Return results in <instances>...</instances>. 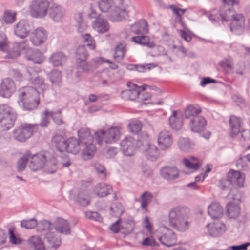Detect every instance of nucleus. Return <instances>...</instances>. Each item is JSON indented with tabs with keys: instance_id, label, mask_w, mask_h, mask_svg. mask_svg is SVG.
<instances>
[{
	"instance_id": "nucleus-55",
	"label": "nucleus",
	"mask_w": 250,
	"mask_h": 250,
	"mask_svg": "<svg viewBox=\"0 0 250 250\" xmlns=\"http://www.w3.org/2000/svg\"><path fill=\"white\" fill-rule=\"evenodd\" d=\"M50 80L54 85H58L62 81L61 72L57 70L51 71L49 74Z\"/></svg>"
},
{
	"instance_id": "nucleus-46",
	"label": "nucleus",
	"mask_w": 250,
	"mask_h": 250,
	"mask_svg": "<svg viewBox=\"0 0 250 250\" xmlns=\"http://www.w3.org/2000/svg\"><path fill=\"white\" fill-rule=\"evenodd\" d=\"M178 146L183 151H188L192 148L193 144L187 138L180 137L178 142Z\"/></svg>"
},
{
	"instance_id": "nucleus-64",
	"label": "nucleus",
	"mask_w": 250,
	"mask_h": 250,
	"mask_svg": "<svg viewBox=\"0 0 250 250\" xmlns=\"http://www.w3.org/2000/svg\"><path fill=\"white\" fill-rule=\"evenodd\" d=\"M220 64L224 68L231 69L233 64V59L232 57L229 56L223 60Z\"/></svg>"
},
{
	"instance_id": "nucleus-53",
	"label": "nucleus",
	"mask_w": 250,
	"mask_h": 250,
	"mask_svg": "<svg viewBox=\"0 0 250 250\" xmlns=\"http://www.w3.org/2000/svg\"><path fill=\"white\" fill-rule=\"evenodd\" d=\"M45 167L46 172L50 174L54 173L57 169V160L54 157L46 160Z\"/></svg>"
},
{
	"instance_id": "nucleus-63",
	"label": "nucleus",
	"mask_w": 250,
	"mask_h": 250,
	"mask_svg": "<svg viewBox=\"0 0 250 250\" xmlns=\"http://www.w3.org/2000/svg\"><path fill=\"white\" fill-rule=\"evenodd\" d=\"M28 157L26 155H23L21 157L17 163V169L19 171H22L25 168Z\"/></svg>"
},
{
	"instance_id": "nucleus-49",
	"label": "nucleus",
	"mask_w": 250,
	"mask_h": 250,
	"mask_svg": "<svg viewBox=\"0 0 250 250\" xmlns=\"http://www.w3.org/2000/svg\"><path fill=\"white\" fill-rule=\"evenodd\" d=\"M75 201L82 206H86L89 204V200L87 192L84 191H81L79 192Z\"/></svg>"
},
{
	"instance_id": "nucleus-9",
	"label": "nucleus",
	"mask_w": 250,
	"mask_h": 250,
	"mask_svg": "<svg viewBox=\"0 0 250 250\" xmlns=\"http://www.w3.org/2000/svg\"><path fill=\"white\" fill-rule=\"evenodd\" d=\"M48 0H34L30 7L31 15L36 18H44L47 15L49 6Z\"/></svg>"
},
{
	"instance_id": "nucleus-5",
	"label": "nucleus",
	"mask_w": 250,
	"mask_h": 250,
	"mask_svg": "<svg viewBox=\"0 0 250 250\" xmlns=\"http://www.w3.org/2000/svg\"><path fill=\"white\" fill-rule=\"evenodd\" d=\"M137 145L140 151L145 157L151 161L156 160L159 157V149L154 145H151L147 134L139 139Z\"/></svg>"
},
{
	"instance_id": "nucleus-19",
	"label": "nucleus",
	"mask_w": 250,
	"mask_h": 250,
	"mask_svg": "<svg viewBox=\"0 0 250 250\" xmlns=\"http://www.w3.org/2000/svg\"><path fill=\"white\" fill-rule=\"evenodd\" d=\"M245 28V18L241 14H238L231 20V31L236 34L242 33Z\"/></svg>"
},
{
	"instance_id": "nucleus-17",
	"label": "nucleus",
	"mask_w": 250,
	"mask_h": 250,
	"mask_svg": "<svg viewBox=\"0 0 250 250\" xmlns=\"http://www.w3.org/2000/svg\"><path fill=\"white\" fill-rule=\"evenodd\" d=\"M65 9L61 5L53 4L48 9V15L54 21L59 22L62 21L65 16Z\"/></svg>"
},
{
	"instance_id": "nucleus-54",
	"label": "nucleus",
	"mask_w": 250,
	"mask_h": 250,
	"mask_svg": "<svg viewBox=\"0 0 250 250\" xmlns=\"http://www.w3.org/2000/svg\"><path fill=\"white\" fill-rule=\"evenodd\" d=\"M45 167L46 172L50 174L54 173L57 169V160L54 157L46 160Z\"/></svg>"
},
{
	"instance_id": "nucleus-3",
	"label": "nucleus",
	"mask_w": 250,
	"mask_h": 250,
	"mask_svg": "<svg viewBox=\"0 0 250 250\" xmlns=\"http://www.w3.org/2000/svg\"><path fill=\"white\" fill-rule=\"evenodd\" d=\"M19 104L25 110H32L37 107L40 99L38 90L32 86H24L18 90Z\"/></svg>"
},
{
	"instance_id": "nucleus-58",
	"label": "nucleus",
	"mask_w": 250,
	"mask_h": 250,
	"mask_svg": "<svg viewBox=\"0 0 250 250\" xmlns=\"http://www.w3.org/2000/svg\"><path fill=\"white\" fill-rule=\"evenodd\" d=\"M37 221L35 218L29 220H24L21 221V226L26 229H32L37 226Z\"/></svg>"
},
{
	"instance_id": "nucleus-32",
	"label": "nucleus",
	"mask_w": 250,
	"mask_h": 250,
	"mask_svg": "<svg viewBox=\"0 0 250 250\" xmlns=\"http://www.w3.org/2000/svg\"><path fill=\"white\" fill-rule=\"evenodd\" d=\"M208 213L212 218L218 219L223 215V208L219 203L213 202L208 207Z\"/></svg>"
},
{
	"instance_id": "nucleus-22",
	"label": "nucleus",
	"mask_w": 250,
	"mask_h": 250,
	"mask_svg": "<svg viewBox=\"0 0 250 250\" xmlns=\"http://www.w3.org/2000/svg\"><path fill=\"white\" fill-rule=\"evenodd\" d=\"M26 58L35 63H42L44 59L43 54L38 49L28 48L25 52Z\"/></svg>"
},
{
	"instance_id": "nucleus-48",
	"label": "nucleus",
	"mask_w": 250,
	"mask_h": 250,
	"mask_svg": "<svg viewBox=\"0 0 250 250\" xmlns=\"http://www.w3.org/2000/svg\"><path fill=\"white\" fill-rule=\"evenodd\" d=\"M152 198V194L148 191H145L141 195V208L142 209L146 210L147 206L151 202Z\"/></svg>"
},
{
	"instance_id": "nucleus-6",
	"label": "nucleus",
	"mask_w": 250,
	"mask_h": 250,
	"mask_svg": "<svg viewBox=\"0 0 250 250\" xmlns=\"http://www.w3.org/2000/svg\"><path fill=\"white\" fill-rule=\"evenodd\" d=\"M16 119L14 110L6 104H0V127L4 130L12 128Z\"/></svg>"
},
{
	"instance_id": "nucleus-47",
	"label": "nucleus",
	"mask_w": 250,
	"mask_h": 250,
	"mask_svg": "<svg viewBox=\"0 0 250 250\" xmlns=\"http://www.w3.org/2000/svg\"><path fill=\"white\" fill-rule=\"evenodd\" d=\"M25 135V131L21 127V125L18 129L14 130L13 132V137L14 139L21 142H25L29 139Z\"/></svg>"
},
{
	"instance_id": "nucleus-15",
	"label": "nucleus",
	"mask_w": 250,
	"mask_h": 250,
	"mask_svg": "<svg viewBox=\"0 0 250 250\" xmlns=\"http://www.w3.org/2000/svg\"><path fill=\"white\" fill-rule=\"evenodd\" d=\"M163 234L159 238L160 242L167 247H171L176 244L177 237L175 233L171 229L163 227L162 228Z\"/></svg>"
},
{
	"instance_id": "nucleus-50",
	"label": "nucleus",
	"mask_w": 250,
	"mask_h": 250,
	"mask_svg": "<svg viewBox=\"0 0 250 250\" xmlns=\"http://www.w3.org/2000/svg\"><path fill=\"white\" fill-rule=\"evenodd\" d=\"M9 235V241L12 244L19 245L22 242L21 239L19 237L17 232L15 231L13 228H9L8 229Z\"/></svg>"
},
{
	"instance_id": "nucleus-45",
	"label": "nucleus",
	"mask_w": 250,
	"mask_h": 250,
	"mask_svg": "<svg viewBox=\"0 0 250 250\" xmlns=\"http://www.w3.org/2000/svg\"><path fill=\"white\" fill-rule=\"evenodd\" d=\"M89 54L84 45L79 46L76 51V62L86 61Z\"/></svg>"
},
{
	"instance_id": "nucleus-16",
	"label": "nucleus",
	"mask_w": 250,
	"mask_h": 250,
	"mask_svg": "<svg viewBox=\"0 0 250 250\" xmlns=\"http://www.w3.org/2000/svg\"><path fill=\"white\" fill-rule=\"evenodd\" d=\"M128 89L123 90L121 94V97L125 100H134L140 94L141 87H139L131 82L127 83Z\"/></svg>"
},
{
	"instance_id": "nucleus-37",
	"label": "nucleus",
	"mask_w": 250,
	"mask_h": 250,
	"mask_svg": "<svg viewBox=\"0 0 250 250\" xmlns=\"http://www.w3.org/2000/svg\"><path fill=\"white\" fill-rule=\"evenodd\" d=\"M80 150V142L74 138H69L67 140L66 151L72 154H77Z\"/></svg>"
},
{
	"instance_id": "nucleus-52",
	"label": "nucleus",
	"mask_w": 250,
	"mask_h": 250,
	"mask_svg": "<svg viewBox=\"0 0 250 250\" xmlns=\"http://www.w3.org/2000/svg\"><path fill=\"white\" fill-rule=\"evenodd\" d=\"M53 115V112L45 109L42 114L40 125L42 127H47L49 124V119Z\"/></svg>"
},
{
	"instance_id": "nucleus-7",
	"label": "nucleus",
	"mask_w": 250,
	"mask_h": 250,
	"mask_svg": "<svg viewBox=\"0 0 250 250\" xmlns=\"http://www.w3.org/2000/svg\"><path fill=\"white\" fill-rule=\"evenodd\" d=\"M244 182V177L239 171H230L227 175V179H221L219 181L218 187L222 190L229 189L232 185L242 187Z\"/></svg>"
},
{
	"instance_id": "nucleus-41",
	"label": "nucleus",
	"mask_w": 250,
	"mask_h": 250,
	"mask_svg": "<svg viewBox=\"0 0 250 250\" xmlns=\"http://www.w3.org/2000/svg\"><path fill=\"white\" fill-rule=\"evenodd\" d=\"M21 127L25 131L28 138H30L34 133L37 132L39 125L37 124L22 123Z\"/></svg>"
},
{
	"instance_id": "nucleus-25",
	"label": "nucleus",
	"mask_w": 250,
	"mask_h": 250,
	"mask_svg": "<svg viewBox=\"0 0 250 250\" xmlns=\"http://www.w3.org/2000/svg\"><path fill=\"white\" fill-rule=\"evenodd\" d=\"M44 240L47 243V247L56 250L61 243V238L57 236L54 232H49L44 235Z\"/></svg>"
},
{
	"instance_id": "nucleus-44",
	"label": "nucleus",
	"mask_w": 250,
	"mask_h": 250,
	"mask_svg": "<svg viewBox=\"0 0 250 250\" xmlns=\"http://www.w3.org/2000/svg\"><path fill=\"white\" fill-rule=\"evenodd\" d=\"M183 164L190 169L197 170L200 167L199 162L196 157H191L189 158H184L183 160Z\"/></svg>"
},
{
	"instance_id": "nucleus-60",
	"label": "nucleus",
	"mask_w": 250,
	"mask_h": 250,
	"mask_svg": "<svg viewBox=\"0 0 250 250\" xmlns=\"http://www.w3.org/2000/svg\"><path fill=\"white\" fill-rule=\"evenodd\" d=\"M78 30L80 32L83 31L87 27L86 23L83 22L82 15L78 13L75 17Z\"/></svg>"
},
{
	"instance_id": "nucleus-24",
	"label": "nucleus",
	"mask_w": 250,
	"mask_h": 250,
	"mask_svg": "<svg viewBox=\"0 0 250 250\" xmlns=\"http://www.w3.org/2000/svg\"><path fill=\"white\" fill-rule=\"evenodd\" d=\"M54 228L59 232L65 235L69 234L71 232L69 223L67 220L61 218L56 219Z\"/></svg>"
},
{
	"instance_id": "nucleus-8",
	"label": "nucleus",
	"mask_w": 250,
	"mask_h": 250,
	"mask_svg": "<svg viewBox=\"0 0 250 250\" xmlns=\"http://www.w3.org/2000/svg\"><path fill=\"white\" fill-rule=\"evenodd\" d=\"M96 141L101 144L103 140L106 143H113L117 141L121 135V128L112 127L105 131L100 130L95 133Z\"/></svg>"
},
{
	"instance_id": "nucleus-26",
	"label": "nucleus",
	"mask_w": 250,
	"mask_h": 250,
	"mask_svg": "<svg viewBox=\"0 0 250 250\" xmlns=\"http://www.w3.org/2000/svg\"><path fill=\"white\" fill-rule=\"evenodd\" d=\"M93 191L97 196L103 197L110 194L112 187L105 183H100L95 185Z\"/></svg>"
},
{
	"instance_id": "nucleus-57",
	"label": "nucleus",
	"mask_w": 250,
	"mask_h": 250,
	"mask_svg": "<svg viewBox=\"0 0 250 250\" xmlns=\"http://www.w3.org/2000/svg\"><path fill=\"white\" fill-rule=\"evenodd\" d=\"M83 42L90 49L94 50L95 48V41L89 34L83 35Z\"/></svg>"
},
{
	"instance_id": "nucleus-10",
	"label": "nucleus",
	"mask_w": 250,
	"mask_h": 250,
	"mask_svg": "<svg viewBox=\"0 0 250 250\" xmlns=\"http://www.w3.org/2000/svg\"><path fill=\"white\" fill-rule=\"evenodd\" d=\"M14 81L9 78L3 79L0 83V96L3 98H10L16 91Z\"/></svg>"
},
{
	"instance_id": "nucleus-42",
	"label": "nucleus",
	"mask_w": 250,
	"mask_h": 250,
	"mask_svg": "<svg viewBox=\"0 0 250 250\" xmlns=\"http://www.w3.org/2000/svg\"><path fill=\"white\" fill-rule=\"evenodd\" d=\"M29 244L36 250H43V243L39 236L35 235L30 237L28 240Z\"/></svg>"
},
{
	"instance_id": "nucleus-33",
	"label": "nucleus",
	"mask_w": 250,
	"mask_h": 250,
	"mask_svg": "<svg viewBox=\"0 0 250 250\" xmlns=\"http://www.w3.org/2000/svg\"><path fill=\"white\" fill-rule=\"evenodd\" d=\"M241 119L235 116L230 117L229 123L231 129L230 136L235 137L240 132Z\"/></svg>"
},
{
	"instance_id": "nucleus-59",
	"label": "nucleus",
	"mask_w": 250,
	"mask_h": 250,
	"mask_svg": "<svg viewBox=\"0 0 250 250\" xmlns=\"http://www.w3.org/2000/svg\"><path fill=\"white\" fill-rule=\"evenodd\" d=\"M16 13L10 10H6L3 15V19L4 21L8 24H11L14 22L16 20Z\"/></svg>"
},
{
	"instance_id": "nucleus-18",
	"label": "nucleus",
	"mask_w": 250,
	"mask_h": 250,
	"mask_svg": "<svg viewBox=\"0 0 250 250\" xmlns=\"http://www.w3.org/2000/svg\"><path fill=\"white\" fill-rule=\"evenodd\" d=\"M46 162V158L44 154L40 153L35 154L31 157L29 167L32 171H38L45 166Z\"/></svg>"
},
{
	"instance_id": "nucleus-38",
	"label": "nucleus",
	"mask_w": 250,
	"mask_h": 250,
	"mask_svg": "<svg viewBox=\"0 0 250 250\" xmlns=\"http://www.w3.org/2000/svg\"><path fill=\"white\" fill-rule=\"evenodd\" d=\"M54 226L50 222L47 220L41 221L38 226L37 231L45 235L46 233L52 232Z\"/></svg>"
},
{
	"instance_id": "nucleus-36",
	"label": "nucleus",
	"mask_w": 250,
	"mask_h": 250,
	"mask_svg": "<svg viewBox=\"0 0 250 250\" xmlns=\"http://www.w3.org/2000/svg\"><path fill=\"white\" fill-rule=\"evenodd\" d=\"M201 111V108L198 105H189L185 110V117L187 119L190 120L195 117H199L198 115Z\"/></svg>"
},
{
	"instance_id": "nucleus-12",
	"label": "nucleus",
	"mask_w": 250,
	"mask_h": 250,
	"mask_svg": "<svg viewBox=\"0 0 250 250\" xmlns=\"http://www.w3.org/2000/svg\"><path fill=\"white\" fill-rule=\"evenodd\" d=\"M158 145L163 150L169 149L173 144L172 136L171 132L167 130L161 131L157 137Z\"/></svg>"
},
{
	"instance_id": "nucleus-11",
	"label": "nucleus",
	"mask_w": 250,
	"mask_h": 250,
	"mask_svg": "<svg viewBox=\"0 0 250 250\" xmlns=\"http://www.w3.org/2000/svg\"><path fill=\"white\" fill-rule=\"evenodd\" d=\"M32 27L31 22L26 20H21L14 26V34L19 38L24 39L28 36Z\"/></svg>"
},
{
	"instance_id": "nucleus-35",
	"label": "nucleus",
	"mask_w": 250,
	"mask_h": 250,
	"mask_svg": "<svg viewBox=\"0 0 250 250\" xmlns=\"http://www.w3.org/2000/svg\"><path fill=\"white\" fill-rule=\"evenodd\" d=\"M226 229L225 225L221 222H217L211 225L209 233L213 237H217L224 233Z\"/></svg>"
},
{
	"instance_id": "nucleus-39",
	"label": "nucleus",
	"mask_w": 250,
	"mask_h": 250,
	"mask_svg": "<svg viewBox=\"0 0 250 250\" xmlns=\"http://www.w3.org/2000/svg\"><path fill=\"white\" fill-rule=\"evenodd\" d=\"M80 141L82 144H86L93 142V136L87 128H82L78 132Z\"/></svg>"
},
{
	"instance_id": "nucleus-21",
	"label": "nucleus",
	"mask_w": 250,
	"mask_h": 250,
	"mask_svg": "<svg viewBox=\"0 0 250 250\" xmlns=\"http://www.w3.org/2000/svg\"><path fill=\"white\" fill-rule=\"evenodd\" d=\"M47 33L43 28H38L32 33L31 42L36 46L43 43L47 38Z\"/></svg>"
},
{
	"instance_id": "nucleus-56",
	"label": "nucleus",
	"mask_w": 250,
	"mask_h": 250,
	"mask_svg": "<svg viewBox=\"0 0 250 250\" xmlns=\"http://www.w3.org/2000/svg\"><path fill=\"white\" fill-rule=\"evenodd\" d=\"M110 210L112 211V215L116 217L121 216L124 211L122 205L118 202H116L112 205L110 207Z\"/></svg>"
},
{
	"instance_id": "nucleus-62",
	"label": "nucleus",
	"mask_w": 250,
	"mask_h": 250,
	"mask_svg": "<svg viewBox=\"0 0 250 250\" xmlns=\"http://www.w3.org/2000/svg\"><path fill=\"white\" fill-rule=\"evenodd\" d=\"M30 83L39 87L41 88L42 90L47 88V86L44 82V80L38 75Z\"/></svg>"
},
{
	"instance_id": "nucleus-14",
	"label": "nucleus",
	"mask_w": 250,
	"mask_h": 250,
	"mask_svg": "<svg viewBox=\"0 0 250 250\" xmlns=\"http://www.w3.org/2000/svg\"><path fill=\"white\" fill-rule=\"evenodd\" d=\"M136 141L132 137H125L120 143L121 149L126 156H133L136 150Z\"/></svg>"
},
{
	"instance_id": "nucleus-20",
	"label": "nucleus",
	"mask_w": 250,
	"mask_h": 250,
	"mask_svg": "<svg viewBox=\"0 0 250 250\" xmlns=\"http://www.w3.org/2000/svg\"><path fill=\"white\" fill-rule=\"evenodd\" d=\"M207 122L202 116L195 117L189 120L188 126L191 131L199 133L203 131L206 128Z\"/></svg>"
},
{
	"instance_id": "nucleus-13",
	"label": "nucleus",
	"mask_w": 250,
	"mask_h": 250,
	"mask_svg": "<svg viewBox=\"0 0 250 250\" xmlns=\"http://www.w3.org/2000/svg\"><path fill=\"white\" fill-rule=\"evenodd\" d=\"M228 197L233 200V203L229 202L227 204V213L231 218H235L240 214V208L238 206L239 197L236 194L229 193Z\"/></svg>"
},
{
	"instance_id": "nucleus-31",
	"label": "nucleus",
	"mask_w": 250,
	"mask_h": 250,
	"mask_svg": "<svg viewBox=\"0 0 250 250\" xmlns=\"http://www.w3.org/2000/svg\"><path fill=\"white\" fill-rule=\"evenodd\" d=\"M93 28L100 33H104L108 31L109 26L106 20L97 19L93 22Z\"/></svg>"
},
{
	"instance_id": "nucleus-30",
	"label": "nucleus",
	"mask_w": 250,
	"mask_h": 250,
	"mask_svg": "<svg viewBox=\"0 0 250 250\" xmlns=\"http://www.w3.org/2000/svg\"><path fill=\"white\" fill-rule=\"evenodd\" d=\"M131 30L136 34H144L148 33L147 22L142 20L131 26Z\"/></svg>"
},
{
	"instance_id": "nucleus-61",
	"label": "nucleus",
	"mask_w": 250,
	"mask_h": 250,
	"mask_svg": "<svg viewBox=\"0 0 250 250\" xmlns=\"http://www.w3.org/2000/svg\"><path fill=\"white\" fill-rule=\"evenodd\" d=\"M129 128L131 132L137 133L141 129L142 125L139 121H132L129 124Z\"/></svg>"
},
{
	"instance_id": "nucleus-1",
	"label": "nucleus",
	"mask_w": 250,
	"mask_h": 250,
	"mask_svg": "<svg viewBox=\"0 0 250 250\" xmlns=\"http://www.w3.org/2000/svg\"><path fill=\"white\" fill-rule=\"evenodd\" d=\"M190 210L184 206H177L171 209L168 213L169 225L180 232L188 230L190 223L188 220Z\"/></svg>"
},
{
	"instance_id": "nucleus-4",
	"label": "nucleus",
	"mask_w": 250,
	"mask_h": 250,
	"mask_svg": "<svg viewBox=\"0 0 250 250\" xmlns=\"http://www.w3.org/2000/svg\"><path fill=\"white\" fill-rule=\"evenodd\" d=\"M113 4L112 0H100L98 3L99 9L103 12H106L109 9H111L110 18L112 21H121L127 16L130 10L126 5H124L123 0H119V7H115L114 10H112Z\"/></svg>"
},
{
	"instance_id": "nucleus-51",
	"label": "nucleus",
	"mask_w": 250,
	"mask_h": 250,
	"mask_svg": "<svg viewBox=\"0 0 250 250\" xmlns=\"http://www.w3.org/2000/svg\"><path fill=\"white\" fill-rule=\"evenodd\" d=\"M77 63L78 68L86 73L92 72L96 69V67L91 63H88L86 61H79Z\"/></svg>"
},
{
	"instance_id": "nucleus-23",
	"label": "nucleus",
	"mask_w": 250,
	"mask_h": 250,
	"mask_svg": "<svg viewBox=\"0 0 250 250\" xmlns=\"http://www.w3.org/2000/svg\"><path fill=\"white\" fill-rule=\"evenodd\" d=\"M161 176L167 181L174 180L179 177V171L174 166H166L160 170Z\"/></svg>"
},
{
	"instance_id": "nucleus-43",
	"label": "nucleus",
	"mask_w": 250,
	"mask_h": 250,
	"mask_svg": "<svg viewBox=\"0 0 250 250\" xmlns=\"http://www.w3.org/2000/svg\"><path fill=\"white\" fill-rule=\"evenodd\" d=\"M126 45L125 43H120L115 48L114 58L118 62H121L126 53Z\"/></svg>"
},
{
	"instance_id": "nucleus-28",
	"label": "nucleus",
	"mask_w": 250,
	"mask_h": 250,
	"mask_svg": "<svg viewBox=\"0 0 250 250\" xmlns=\"http://www.w3.org/2000/svg\"><path fill=\"white\" fill-rule=\"evenodd\" d=\"M66 56L61 52H55L49 58V62L55 67L62 66L66 61Z\"/></svg>"
},
{
	"instance_id": "nucleus-29",
	"label": "nucleus",
	"mask_w": 250,
	"mask_h": 250,
	"mask_svg": "<svg viewBox=\"0 0 250 250\" xmlns=\"http://www.w3.org/2000/svg\"><path fill=\"white\" fill-rule=\"evenodd\" d=\"M183 123V117L181 115L178 114L176 111H174L169 119L170 127L173 129L179 130L181 128Z\"/></svg>"
},
{
	"instance_id": "nucleus-34",
	"label": "nucleus",
	"mask_w": 250,
	"mask_h": 250,
	"mask_svg": "<svg viewBox=\"0 0 250 250\" xmlns=\"http://www.w3.org/2000/svg\"><path fill=\"white\" fill-rule=\"evenodd\" d=\"M131 40L137 44L146 46L150 48H152L155 46L154 43L150 41L149 37L147 36L142 35L133 37Z\"/></svg>"
},
{
	"instance_id": "nucleus-2",
	"label": "nucleus",
	"mask_w": 250,
	"mask_h": 250,
	"mask_svg": "<svg viewBox=\"0 0 250 250\" xmlns=\"http://www.w3.org/2000/svg\"><path fill=\"white\" fill-rule=\"evenodd\" d=\"M220 0L222 2L223 5L219 13L215 9L210 11H207L204 9L201 11L203 14L208 17L212 22L231 20L237 14L233 6L239 4V0Z\"/></svg>"
},
{
	"instance_id": "nucleus-40",
	"label": "nucleus",
	"mask_w": 250,
	"mask_h": 250,
	"mask_svg": "<svg viewBox=\"0 0 250 250\" xmlns=\"http://www.w3.org/2000/svg\"><path fill=\"white\" fill-rule=\"evenodd\" d=\"M85 146L84 149L83 150L82 155L84 160H87L91 159L94 155L96 148L93 142L88 143L86 144H84Z\"/></svg>"
},
{
	"instance_id": "nucleus-27",
	"label": "nucleus",
	"mask_w": 250,
	"mask_h": 250,
	"mask_svg": "<svg viewBox=\"0 0 250 250\" xmlns=\"http://www.w3.org/2000/svg\"><path fill=\"white\" fill-rule=\"evenodd\" d=\"M27 41L15 42L13 45V50L7 55L8 58L15 59L20 55L21 51L24 50L26 51L28 49L27 48Z\"/></svg>"
}]
</instances>
